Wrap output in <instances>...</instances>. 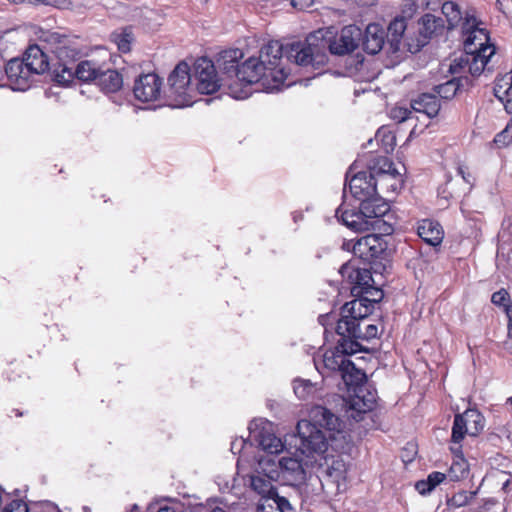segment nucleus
Listing matches in <instances>:
<instances>
[{"label": "nucleus", "instance_id": "nucleus-1", "mask_svg": "<svg viewBox=\"0 0 512 512\" xmlns=\"http://www.w3.org/2000/svg\"><path fill=\"white\" fill-rule=\"evenodd\" d=\"M287 45L277 40L269 41L261 47L258 56H251L241 65L236 64V52H225L222 55L226 74L234 73L235 79L225 83L228 94L234 99H245L250 95L249 86L260 84L267 92L279 90L288 77V71L282 65V58L287 55Z\"/></svg>", "mask_w": 512, "mask_h": 512}, {"label": "nucleus", "instance_id": "nucleus-2", "mask_svg": "<svg viewBox=\"0 0 512 512\" xmlns=\"http://www.w3.org/2000/svg\"><path fill=\"white\" fill-rule=\"evenodd\" d=\"M361 38L362 31L355 25H347L337 34L333 27L321 28L310 33L304 42H292L286 52L299 66H315L327 61V51L340 56L353 52Z\"/></svg>", "mask_w": 512, "mask_h": 512}, {"label": "nucleus", "instance_id": "nucleus-3", "mask_svg": "<svg viewBox=\"0 0 512 512\" xmlns=\"http://www.w3.org/2000/svg\"><path fill=\"white\" fill-rule=\"evenodd\" d=\"M310 420H301L297 424L300 438L299 449L303 454H322L328 445L343 449L349 441L345 423L329 409L314 406L309 412Z\"/></svg>", "mask_w": 512, "mask_h": 512}, {"label": "nucleus", "instance_id": "nucleus-4", "mask_svg": "<svg viewBox=\"0 0 512 512\" xmlns=\"http://www.w3.org/2000/svg\"><path fill=\"white\" fill-rule=\"evenodd\" d=\"M357 346L358 344L353 341L343 340L336 348L316 355L313 358L315 368L322 375L339 372L347 385L357 384L363 380L365 374L347 358L357 351Z\"/></svg>", "mask_w": 512, "mask_h": 512}, {"label": "nucleus", "instance_id": "nucleus-5", "mask_svg": "<svg viewBox=\"0 0 512 512\" xmlns=\"http://www.w3.org/2000/svg\"><path fill=\"white\" fill-rule=\"evenodd\" d=\"M170 97L178 107L191 105L195 96V88L191 84L190 67L187 63H179L168 78Z\"/></svg>", "mask_w": 512, "mask_h": 512}, {"label": "nucleus", "instance_id": "nucleus-6", "mask_svg": "<svg viewBox=\"0 0 512 512\" xmlns=\"http://www.w3.org/2000/svg\"><path fill=\"white\" fill-rule=\"evenodd\" d=\"M464 36V50L472 52H490L495 54V47L491 44L488 32L484 28H479L474 16H466L462 24Z\"/></svg>", "mask_w": 512, "mask_h": 512}, {"label": "nucleus", "instance_id": "nucleus-7", "mask_svg": "<svg viewBox=\"0 0 512 512\" xmlns=\"http://www.w3.org/2000/svg\"><path fill=\"white\" fill-rule=\"evenodd\" d=\"M32 51V44H29L25 51L26 59L13 58L5 68L7 78L12 90L27 91L32 86V64L27 62Z\"/></svg>", "mask_w": 512, "mask_h": 512}, {"label": "nucleus", "instance_id": "nucleus-8", "mask_svg": "<svg viewBox=\"0 0 512 512\" xmlns=\"http://www.w3.org/2000/svg\"><path fill=\"white\" fill-rule=\"evenodd\" d=\"M484 426V417L476 409H467L463 414L455 415L451 436L453 444H460L466 434L477 436Z\"/></svg>", "mask_w": 512, "mask_h": 512}, {"label": "nucleus", "instance_id": "nucleus-9", "mask_svg": "<svg viewBox=\"0 0 512 512\" xmlns=\"http://www.w3.org/2000/svg\"><path fill=\"white\" fill-rule=\"evenodd\" d=\"M193 71L196 79L195 92L212 94L220 88L221 84L215 66L208 58L197 59L193 65Z\"/></svg>", "mask_w": 512, "mask_h": 512}, {"label": "nucleus", "instance_id": "nucleus-10", "mask_svg": "<svg viewBox=\"0 0 512 512\" xmlns=\"http://www.w3.org/2000/svg\"><path fill=\"white\" fill-rule=\"evenodd\" d=\"M250 434L259 443L261 448L268 454H278L284 448L280 438H278L273 431L271 422L256 419L249 425Z\"/></svg>", "mask_w": 512, "mask_h": 512}, {"label": "nucleus", "instance_id": "nucleus-11", "mask_svg": "<svg viewBox=\"0 0 512 512\" xmlns=\"http://www.w3.org/2000/svg\"><path fill=\"white\" fill-rule=\"evenodd\" d=\"M490 52H472L465 51L464 54L455 58L449 65V71L452 74L468 72L472 76H479L487 66L490 58Z\"/></svg>", "mask_w": 512, "mask_h": 512}, {"label": "nucleus", "instance_id": "nucleus-12", "mask_svg": "<svg viewBox=\"0 0 512 512\" xmlns=\"http://www.w3.org/2000/svg\"><path fill=\"white\" fill-rule=\"evenodd\" d=\"M339 272L342 278L350 285L348 288L353 296H363V290L367 289L373 282L372 275L368 269L355 267L350 262L343 264Z\"/></svg>", "mask_w": 512, "mask_h": 512}, {"label": "nucleus", "instance_id": "nucleus-13", "mask_svg": "<svg viewBox=\"0 0 512 512\" xmlns=\"http://www.w3.org/2000/svg\"><path fill=\"white\" fill-rule=\"evenodd\" d=\"M161 88V78L155 73H148L140 75L136 79L133 87V93L139 101H155L160 96Z\"/></svg>", "mask_w": 512, "mask_h": 512}, {"label": "nucleus", "instance_id": "nucleus-14", "mask_svg": "<svg viewBox=\"0 0 512 512\" xmlns=\"http://www.w3.org/2000/svg\"><path fill=\"white\" fill-rule=\"evenodd\" d=\"M360 382L355 384V393L347 402L348 411H351L350 417L356 421L361 418V414L371 411L376 403V393L368 390L366 386L359 385Z\"/></svg>", "mask_w": 512, "mask_h": 512}, {"label": "nucleus", "instance_id": "nucleus-15", "mask_svg": "<svg viewBox=\"0 0 512 512\" xmlns=\"http://www.w3.org/2000/svg\"><path fill=\"white\" fill-rule=\"evenodd\" d=\"M385 250V243L381 236L376 234H369L360 239L352 245V252L360 259L371 262L377 258Z\"/></svg>", "mask_w": 512, "mask_h": 512}, {"label": "nucleus", "instance_id": "nucleus-16", "mask_svg": "<svg viewBox=\"0 0 512 512\" xmlns=\"http://www.w3.org/2000/svg\"><path fill=\"white\" fill-rule=\"evenodd\" d=\"M371 309V305L363 297H357L344 304L341 318L338 320L337 325H342L344 322L349 324V326L363 323L365 318L371 313Z\"/></svg>", "mask_w": 512, "mask_h": 512}, {"label": "nucleus", "instance_id": "nucleus-17", "mask_svg": "<svg viewBox=\"0 0 512 512\" xmlns=\"http://www.w3.org/2000/svg\"><path fill=\"white\" fill-rule=\"evenodd\" d=\"M376 185L372 173L366 171L356 173L349 180V190L360 203L377 194Z\"/></svg>", "mask_w": 512, "mask_h": 512}, {"label": "nucleus", "instance_id": "nucleus-18", "mask_svg": "<svg viewBox=\"0 0 512 512\" xmlns=\"http://www.w3.org/2000/svg\"><path fill=\"white\" fill-rule=\"evenodd\" d=\"M281 478L291 484L301 483L306 478L305 469L298 458L282 457L280 459Z\"/></svg>", "mask_w": 512, "mask_h": 512}, {"label": "nucleus", "instance_id": "nucleus-19", "mask_svg": "<svg viewBox=\"0 0 512 512\" xmlns=\"http://www.w3.org/2000/svg\"><path fill=\"white\" fill-rule=\"evenodd\" d=\"M336 216L351 230L356 232L370 230L368 220L364 217L361 206L359 207V210H348L343 206H340L336 210Z\"/></svg>", "mask_w": 512, "mask_h": 512}, {"label": "nucleus", "instance_id": "nucleus-20", "mask_svg": "<svg viewBox=\"0 0 512 512\" xmlns=\"http://www.w3.org/2000/svg\"><path fill=\"white\" fill-rule=\"evenodd\" d=\"M336 332L343 337L370 340L377 336L378 328L374 324H366L365 321L356 326H349L347 323L336 326Z\"/></svg>", "mask_w": 512, "mask_h": 512}, {"label": "nucleus", "instance_id": "nucleus-21", "mask_svg": "<svg viewBox=\"0 0 512 512\" xmlns=\"http://www.w3.org/2000/svg\"><path fill=\"white\" fill-rule=\"evenodd\" d=\"M364 217L368 220L369 228L389 211V205L377 194L360 203Z\"/></svg>", "mask_w": 512, "mask_h": 512}, {"label": "nucleus", "instance_id": "nucleus-22", "mask_svg": "<svg viewBox=\"0 0 512 512\" xmlns=\"http://www.w3.org/2000/svg\"><path fill=\"white\" fill-rule=\"evenodd\" d=\"M385 31L378 24H369L363 39L364 50L369 54H377L384 45Z\"/></svg>", "mask_w": 512, "mask_h": 512}, {"label": "nucleus", "instance_id": "nucleus-23", "mask_svg": "<svg viewBox=\"0 0 512 512\" xmlns=\"http://www.w3.org/2000/svg\"><path fill=\"white\" fill-rule=\"evenodd\" d=\"M418 235L429 245L437 246L443 240V229L441 225L430 219L422 220L417 228Z\"/></svg>", "mask_w": 512, "mask_h": 512}, {"label": "nucleus", "instance_id": "nucleus-24", "mask_svg": "<svg viewBox=\"0 0 512 512\" xmlns=\"http://www.w3.org/2000/svg\"><path fill=\"white\" fill-rule=\"evenodd\" d=\"M411 107L414 112L423 113L432 118L438 114L440 102L435 95L423 93L413 100Z\"/></svg>", "mask_w": 512, "mask_h": 512}, {"label": "nucleus", "instance_id": "nucleus-25", "mask_svg": "<svg viewBox=\"0 0 512 512\" xmlns=\"http://www.w3.org/2000/svg\"><path fill=\"white\" fill-rule=\"evenodd\" d=\"M96 82L99 87L107 93L116 92L123 85L121 74L118 71L112 69H108L106 71L100 70Z\"/></svg>", "mask_w": 512, "mask_h": 512}, {"label": "nucleus", "instance_id": "nucleus-26", "mask_svg": "<svg viewBox=\"0 0 512 512\" xmlns=\"http://www.w3.org/2000/svg\"><path fill=\"white\" fill-rule=\"evenodd\" d=\"M258 474L263 475L266 478H269L273 481H278L281 479V467H280V459L276 460V458L272 455H267L261 457L258 461Z\"/></svg>", "mask_w": 512, "mask_h": 512}, {"label": "nucleus", "instance_id": "nucleus-27", "mask_svg": "<svg viewBox=\"0 0 512 512\" xmlns=\"http://www.w3.org/2000/svg\"><path fill=\"white\" fill-rule=\"evenodd\" d=\"M420 24V34L425 38L431 37L433 34L437 33V31L443 28V20L439 17H436L432 14H425L419 21Z\"/></svg>", "mask_w": 512, "mask_h": 512}, {"label": "nucleus", "instance_id": "nucleus-28", "mask_svg": "<svg viewBox=\"0 0 512 512\" xmlns=\"http://www.w3.org/2000/svg\"><path fill=\"white\" fill-rule=\"evenodd\" d=\"M441 8L446 17L448 29H453L464 22L465 18H463L460 7L455 2L447 1L442 4Z\"/></svg>", "mask_w": 512, "mask_h": 512}, {"label": "nucleus", "instance_id": "nucleus-29", "mask_svg": "<svg viewBox=\"0 0 512 512\" xmlns=\"http://www.w3.org/2000/svg\"><path fill=\"white\" fill-rule=\"evenodd\" d=\"M74 73L79 80L85 82L96 81L100 73V69L97 67L96 63L89 60H85L81 61L77 65Z\"/></svg>", "mask_w": 512, "mask_h": 512}, {"label": "nucleus", "instance_id": "nucleus-30", "mask_svg": "<svg viewBox=\"0 0 512 512\" xmlns=\"http://www.w3.org/2000/svg\"><path fill=\"white\" fill-rule=\"evenodd\" d=\"M327 476L337 484L345 481L347 474V465L341 458L332 459L326 470Z\"/></svg>", "mask_w": 512, "mask_h": 512}, {"label": "nucleus", "instance_id": "nucleus-31", "mask_svg": "<svg viewBox=\"0 0 512 512\" xmlns=\"http://www.w3.org/2000/svg\"><path fill=\"white\" fill-rule=\"evenodd\" d=\"M463 79L453 78L435 87L437 94L443 99H451L455 96L461 86Z\"/></svg>", "mask_w": 512, "mask_h": 512}, {"label": "nucleus", "instance_id": "nucleus-32", "mask_svg": "<svg viewBox=\"0 0 512 512\" xmlns=\"http://www.w3.org/2000/svg\"><path fill=\"white\" fill-rule=\"evenodd\" d=\"M295 395L301 400L313 397L317 391L316 385L310 380L296 379L293 382Z\"/></svg>", "mask_w": 512, "mask_h": 512}, {"label": "nucleus", "instance_id": "nucleus-33", "mask_svg": "<svg viewBox=\"0 0 512 512\" xmlns=\"http://www.w3.org/2000/svg\"><path fill=\"white\" fill-rule=\"evenodd\" d=\"M491 302L496 305L503 307V310L510 320V326H512V303L510 295L505 289H500L492 294Z\"/></svg>", "mask_w": 512, "mask_h": 512}, {"label": "nucleus", "instance_id": "nucleus-34", "mask_svg": "<svg viewBox=\"0 0 512 512\" xmlns=\"http://www.w3.org/2000/svg\"><path fill=\"white\" fill-rule=\"evenodd\" d=\"M44 46L34 43V74H42L49 68L48 56L44 53Z\"/></svg>", "mask_w": 512, "mask_h": 512}, {"label": "nucleus", "instance_id": "nucleus-35", "mask_svg": "<svg viewBox=\"0 0 512 512\" xmlns=\"http://www.w3.org/2000/svg\"><path fill=\"white\" fill-rule=\"evenodd\" d=\"M449 474L452 480H459L467 476L468 464L462 456H459V458L452 463Z\"/></svg>", "mask_w": 512, "mask_h": 512}, {"label": "nucleus", "instance_id": "nucleus-36", "mask_svg": "<svg viewBox=\"0 0 512 512\" xmlns=\"http://www.w3.org/2000/svg\"><path fill=\"white\" fill-rule=\"evenodd\" d=\"M272 481L269 478L264 477L263 475H255L251 478V486L252 488L258 492L259 494H269L272 489Z\"/></svg>", "mask_w": 512, "mask_h": 512}, {"label": "nucleus", "instance_id": "nucleus-37", "mask_svg": "<svg viewBox=\"0 0 512 512\" xmlns=\"http://www.w3.org/2000/svg\"><path fill=\"white\" fill-rule=\"evenodd\" d=\"M512 88V76L505 75L502 78L498 79L495 87L494 94L501 101L504 100L506 96L509 94V90Z\"/></svg>", "mask_w": 512, "mask_h": 512}, {"label": "nucleus", "instance_id": "nucleus-38", "mask_svg": "<svg viewBox=\"0 0 512 512\" xmlns=\"http://www.w3.org/2000/svg\"><path fill=\"white\" fill-rule=\"evenodd\" d=\"M113 41L117 45L119 51L126 53L131 49L132 34L128 30H124L120 33L112 34Z\"/></svg>", "mask_w": 512, "mask_h": 512}, {"label": "nucleus", "instance_id": "nucleus-39", "mask_svg": "<svg viewBox=\"0 0 512 512\" xmlns=\"http://www.w3.org/2000/svg\"><path fill=\"white\" fill-rule=\"evenodd\" d=\"M407 28L406 20L402 17H397L390 22L388 26V33L392 36L393 41H398L404 34Z\"/></svg>", "mask_w": 512, "mask_h": 512}, {"label": "nucleus", "instance_id": "nucleus-40", "mask_svg": "<svg viewBox=\"0 0 512 512\" xmlns=\"http://www.w3.org/2000/svg\"><path fill=\"white\" fill-rule=\"evenodd\" d=\"M75 77V73L71 68L60 66L59 70L54 71V80L63 86L69 85Z\"/></svg>", "mask_w": 512, "mask_h": 512}, {"label": "nucleus", "instance_id": "nucleus-41", "mask_svg": "<svg viewBox=\"0 0 512 512\" xmlns=\"http://www.w3.org/2000/svg\"><path fill=\"white\" fill-rule=\"evenodd\" d=\"M365 301L373 306V303H377L383 298V291L377 287H374L372 284L367 287V289L363 290V296Z\"/></svg>", "mask_w": 512, "mask_h": 512}, {"label": "nucleus", "instance_id": "nucleus-42", "mask_svg": "<svg viewBox=\"0 0 512 512\" xmlns=\"http://www.w3.org/2000/svg\"><path fill=\"white\" fill-rule=\"evenodd\" d=\"M494 143L498 147H506L512 143V123H508L505 129L495 136Z\"/></svg>", "mask_w": 512, "mask_h": 512}, {"label": "nucleus", "instance_id": "nucleus-43", "mask_svg": "<svg viewBox=\"0 0 512 512\" xmlns=\"http://www.w3.org/2000/svg\"><path fill=\"white\" fill-rule=\"evenodd\" d=\"M382 137V141L385 146V150L388 152L389 150H393L395 146V136L385 128H381L376 133V138L379 139Z\"/></svg>", "mask_w": 512, "mask_h": 512}, {"label": "nucleus", "instance_id": "nucleus-44", "mask_svg": "<svg viewBox=\"0 0 512 512\" xmlns=\"http://www.w3.org/2000/svg\"><path fill=\"white\" fill-rule=\"evenodd\" d=\"M412 113L413 112L411 110H409L408 108H405V107H394L390 111V117L393 120L401 123V122H404V121L410 119Z\"/></svg>", "mask_w": 512, "mask_h": 512}, {"label": "nucleus", "instance_id": "nucleus-45", "mask_svg": "<svg viewBox=\"0 0 512 512\" xmlns=\"http://www.w3.org/2000/svg\"><path fill=\"white\" fill-rule=\"evenodd\" d=\"M471 498L472 495H468L467 492H459L450 499L449 505L459 508L466 505Z\"/></svg>", "mask_w": 512, "mask_h": 512}, {"label": "nucleus", "instance_id": "nucleus-46", "mask_svg": "<svg viewBox=\"0 0 512 512\" xmlns=\"http://www.w3.org/2000/svg\"><path fill=\"white\" fill-rule=\"evenodd\" d=\"M53 6L59 9H71L73 4L70 0H34L35 3Z\"/></svg>", "mask_w": 512, "mask_h": 512}, {"label": "nucleus", "instance_id": "nucleus-47", "mask_svg": "<svg viewBox=\"0 0 512 512\" xmlns=\"http://www.w3.org/2000/svg\"><path fill=\"white\" fill-rule=\"evenodd\" d=\"M382 161L383 166H387L388 169H383V173L380 175V181H386L389 177L395 178L400 176V173L395 168H392V163L387 158H383Z\"/></svg>", "mask_w": 512, "mask_h": 512}, {"label": "nucleus", "instance_id": "nucleus-48", "mask_svg": "<svg viewBox=\"0 0 512 512\" xmlns=\"http://www.w3.org/2000/svg\"><path fill=\"white\" fill-rule=\"evenodd\" d=\"M2 512H29L28 505L20 500H14Z\"/></svg>", "mask_w": 512, "mask_h": 512}, {"label": "nucleus", "instance_id": "nucleus-49", "mask_svg": "<svg viewBox=\"0 0 512 512\" xmlns=\"http://www.w3.org/2000/svg\"><path fill=\"white\" fill-rule=\"evenodd\" d=\"M34 38L42 40L44 42H51L56 39V35L50 31L43 30L42 28L36 29L34 27Z\"/></svg>", "mask_w": 512, "mask_h": 512}, {"label": "nucleus", "instance_id": "nucleus-50", "mask_svg": "<svg viewBox=\"0 0 512 512\" xmlns=\"http://www.w3.org/2000/svg\"><path fill=\"white\" fill-rule=\"evenodd\" d=\"M446 478V475L441 472H432L428 475L427 480L429 481L430 487L434 489L436 486H438L440 483H442Z\"/></svg>", "mask_w": 512, "mask_h": 512}, {"label": "nucleus", "instance_id": "nucleus-51", "mask_svg": "<svg viewBox=\"0 0 512 512\" xmlns=\"http://www.w3.org/2000/svg\"><path fill=\"white\" fill-rule=\"evenodd\" d=\"M34 512H58L55 505L50 502L34 503Z\"/></svg>", "mask_w": 512, "mask_h": 512}, {"label": "nucleus", "instance_id": "nucleus-52", "mask_svg": "<svg viewBox=\"0 0 512 512\" xmlns=\"http://www.w3.org/2000/svg\"><path fill=\"white\" fill-rule=\"evenodd\" d=\"M415 488L422 495L428 494L433 490L427 479L416 482Z\"/></svg>", "mask_w": 512, "mask_h": 512}, {"label": "nucleus", "instance_id": "nucleus-53", "mask_svg": "<svg viewBox=\"0 0 512 512\" xmlns=\"http://www.w3.org/2000/svg\"><path fill=\"white\" fill-rule=\"evenodd\" d=\"M272 505L273 507H279L282 512H285V510H291L289 501L284 497H278Z\"/></svg>", "mask_w": 512, "mask_h": 512}, {"label": "nucleus", "instance_id": "nucleus-54", "mask_svg": "<svg viewBox=\"0 0 512 512\" xmlns=\"http://www.w3.org/2000/svg\"><path fill=\"white\" fill-rule=\"evenodd\" d=\"M315 0H292V5L299 9H306L314 4Z\"/></svg>", "mask_w": 512, "mask_h": 512}, {"label": "nucleus", "instance_id": "nucleus-55", "mask_svg": "<svg viewBox=\"0 0 512 512\" xmlns=\"http://www.w3.org/2000/svg\"><path fill=\"white\" fill-rule=\"evenodd\" d=\"M418 9L417 4L413 0H407L405 3V12L412 17Z\"/></svg>", "mask_w": 512, "mask_h": 512}, {"label": "nucleus", "instance_id": "nucleus-56", "mask_svg": "<svg viewBox=\"0 0 512 512\" xmlns=\"http://www.w3.org/2000/svg\"><path fill=\"white\" fill-rule=\"evenodd\" d=\"M440 4V0H422L423 9L436 10Z\"/></svg>", "mask_w": 512, "mask_h": 512}, {"label": "nucleus", "instance_id": "nucleus-57", "mask_svg": "<svg viewBox=\"0 0 512 512\" xmlns=\"http://www.w3.org/2000/svg\"><path fill=\"white\" fill-rule=\"evenodd\" d=\"M258 512H282L279 507H273L272 504H262L258 507Z\"/></svg>", "mask_w": 512, "mask_h": 512}, {"label": "nucleus", "instance_id": "nucleus-58", "mask_svg": "<svg viewBox=\"0 0 512 512\" xmlns=\"http://www.w3.org/2000/svg\"><path fill=\"white\" fill-rule=\"evenodd\" d=\"M458 446H452L451 447V451L456 455L457 458H459V456H462V453H461V446L459 444H457Z\"/></svg>", "mask_w": 512, "mask_h": 512}, {"label": "nucleus", "instance_id": "nucleus-59", "mask_svg": "<svg viewBox=\"0 0 512 512\" xmlns=\"http://www.w3.org/2000/svg\"><path fill=\"white\" fill-rule=\"evenodd\" d=\"M157 512H175L173 508L165 506L160 508Z\"/></svg>", "mask_w": 512, "mask_h": 512}, {"label": "nucleus", "instance_id": "nucleus-60", "mask_svg": "<svg viewBox=\"0 0 512 512\" xmlns=\"http://www.w3.org/2000/svg\"><path fill=\"white\" fill-rule=\"evenodd\" d=\"M458 172H459V174H461V176L463 177V179L465 181L469 182V180L467 179V175H465L463 168H459Z\"/></svg>", "mask_w": 512, "mask_h": 512}, {"label": "nucleus", "instance_id": "nucleus-61", "mask_svg": "<svg viewBox=\"0 0 512 512\" xmlns=\"http://www.w3.org/2000/svg\"><path fill=\"white\" fill-rule=\"evenodd\" d=\"M211 512H225V510L221 507L216 506L212 508Z\"/></svg>", "mask_w": 512, "mask_h": 512}, {"label": "nucleus", "instance_id": "nucleus-62", "mask_svg": "<svg viewBox=\"0 0 512 512\" xmlns=\"http://www.w3.org/2000/svg\"><path fill=\"white\" fill-rule=\"evenodd\" d=\"M509 484H510V481H509V480H506V481L503 483L502 489L506 491V490H507V488H508V486H509Z\"/></svg>", "mask_w": 512, "mask_h": 512}]
</instances>
